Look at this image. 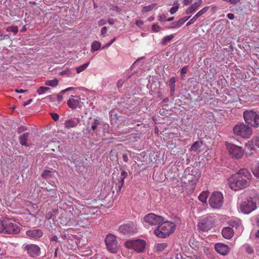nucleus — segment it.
<instances>
[{"label": "nucleus", "mask_w": 259, "mask_h": 259, "mask_svg": "<svg viewBox=\"0 0 259 259\" xmlns=\"http://www.w3.org/2000/svg\"><path fill=\"white\" fill-rule=\"evenodd\" d=\"M251 178V174L246 169H241L228 179L230 187L234 191L245 189L249 186Z\"/></svg>", "instance_id": "1"}, {"label": "nucleus", "mask_w": 259, "mask_h": 259, "mask_svg": "<svg viewBox=\"0 0 259 259\" xmlns=\"http://www.w3.org/2000/svg\"><path fill=\"white\" fill-rule=\"evenodd\" d=\"M176 229V225L168 221L164 222L154 230V234L159 238H164L172 233Z\"/></svg>", "instance_id": "2"}, {"label": "nucleus", "mask_w": 259, "mask_h": 259, "mask_svg": "<svg viewBox=\"0 0 259 259\" xmlns=\"http://www.w3.org/2000/svg\"><path fill=\"white\" fill-rule=\"evenodd\" d=\"M243 115L246 123L254 127L259 126L258 112L252 110H247L244 112Z\"/></svg>", "instance_id": "3"}, {"label": "nucleus", "mask_w": 259, "mask_h": 259, "mask_svg": "<svg viewBox=\"0 0 259 259\" xmlns=\"http://www.w3.org/2000/svg\"><path fill=\"white\" fill-rule=\"evenodd\" d=\"M225 145L231 157L239 159L243 157L244 153V149L242 147L228 142H226Z\"/></svg>", "instance_id": "4"}, {"label": "nucleus", "mask_w": 259, "mask_h": 259, "mask_svg": "<svg viewBox=\"0 0 259 259\" xmlns=\"http://www.w3.org/2000/svg\"><path fill=\"white\" fill-rule=\"evenodd\" d=\"M5 225V234H6L16 235L20 231V224L12 219H6Z\"/></svg>", "instance_id": "5"}, {"label": "nucleus", "mask_w": 259, "mask_h": 259, "mask_svg": "<svg viewBox=\"0 0 259 259\" xmlns=\"http://www.w3.org/2000/svg\"><path fill=\"white\" fill-rule=\"evenodd\" d=\"M146 244V241L142 239L128 240L124 243V245L127 248L133 249L138 253L144 251Z\"/></svg>", "instance_id": "6"}, {"label": "nucleus", "mask_w": 259, "mask_h": 259, "mask_svg": "<svg viewBox=\"0 0 259 259\" xmlns=\"http://www.w3.org/2000/svg\"><path fill=\"white\" fill-rule=\"evenodd\" d=\"M105 243L108 251L110 252L116 253L118 252L119 247L116 238L114 235L108 234L105 239Z\"/></svg>", "instance_id": "7"}, {"label": "nucleus", "mask_w": 259, "mask_h": 259, "mask_svg": "<svg viewBox=\"0 0 259 259\" xmlns=\"http://www.w3.org/2000/svg\"><path fill=\"white\" fill-rule=\"evenodd\" d=\"M233 132L235 135L243 138H248L252 135L251 128L243 123L234 126Z\"/></svg>", "instance_id": "8"}, {"label": "nucleus", "mask_w": 259, "mask_h": 259, "mask_svg": "<svg viewBox=\"0 0 259 259\" xmlns=\"http://www.w3.org/2000/svg\"><path fill=\"white\" fill-rule=\"evenodd\" d=\"M256 208V204L252 198L248 197L246 200L243 201L240 205L239 209L245 214H249Z\"/></svg>", "instance_id": "9"}, {"label": "nucleus", "mask_w": 259, "mask_h": 259, "mask_svg": "<svg viewBox=\"0 0 259 259\" xmlns=\"http://www.w3.org/2000/svg\"><path fill=\"white\" fill-rule=\"evenodd\" d=\"M223 195L220 192H214L209 199L210 206L213 208H219L223 203Z\"/></svg>", "instance_id": "10"}, {"label": "nucleus", "mask_w": 259, "mask_h": 259, "mask_svg": "<svg viewBox=\"0 0 259 259\" xmlns=\"http://www.w3.org/2000/svg\"><path fill=\"white\" fill-rule=\"evenodd\" d=\"M188 168L185 170L186 179L188 180L189 184L192 186H194L197 183L200 177V174L196 170Z\"/></svg>", "instance_id": "11"}, {"label": "nucleus", "mask_w": 259, "mask_h": 259, "mask_svg": "<svg viewBox=\"0 0 259 259\" xmlns=\"http://www.w3.org/2000/svg\"><path fill=\"white\" fill-rule=\"evenodd\" d=\"M23 250L26 251L28 255L32 258H35L39 256L40 254V247L34 244H29L23 245Z\"/></svg>", "instance_id": "12"}, {"label": "nucleus", "mask_w": 259, "mask_h": 259, "mask_svg": "<svg viewBox=\"0 0 259 259\" xmlns=\"http://www.w3.org/2000/svg\"><path fill=\"white\" fill-rule=\"evenodd\" d=\"M144 220L149 225L154 226L162 223L164 221V219L161 216L156 215L153 213H150L144 217Z\"/></svg>", "instance_id": "13"}, {"label": "nucleus", "mask_w": 259, "mask_h": 259, "mask_svg": "<svg viewBox=\"0 0 259 259\" xmlns=\"http://www.w3.org/2000/svg\"><path fill=\"white\" fill-rule=\"evenodd\" d=\"M119 231L124 235H131L136 233L137 229L134 223H128L121 225Z\"/></svg>", "instance_id": "14"}, {"label": "nucleus", "mask_w": 259, "mask_h": 259, "mask_svg": "<svg viewBox=\"0 0 259 259\" xmlns=\"http://www.w3.org/2000/svg\"><path fill=\"white\" fill-rule=\"evenodd\" d=\"M26 235L30 239H38L43 235V232L40 229L30 230L27 231Z\"/></svg>", "instance_id": "15"}, {"label": "nucleus", "mask_w": 259, "mask_h": 259, "mask_svg": "<svg viewBox=\"0 0 259 259\" xmlns=\"http://www.w3.org/2000/svg\"><path fill=\"white\" fill-rule=\"evenodd\" d=\"M214 248L218 253L223 255L227 254L230 251L228 245L221 243L216 244Z\"/></svg>", "instance_id": "16"}, {"label": "nucleus", "mask_w": 259, "mask_h": 259, "mask_svg": "<svg viewBox=\"0 0 259 259\" xmlns=\"http://www.w3.org/2000/svg\"><path fill=\"white\" fill-rule=\"evenodd\" d=\"M202 3V0H198L189 6L186 11V14H191L196 12Z\"/></svg>", "instance_id": "17"}, {"label": "nucleus", "mask_w": 259, "mask_h": 259, "mask_svg": "<svg viewBox=\"0 0 259 259\" xmlns=\"http://www.w3.org/2000/svg\"><path fill=\"white\" fill-rule=\"evenodd\" d=\"M223 236L227 239L231 238L234 235V231L230 227H225L222 231Z\"/></svg>", "instance_id": "18"}, {"label": "nucleus", "mask_w": 259, "mask_h": 259, "mask_svg": "<svg viewBox=\"0 0 259 259\" xmlns=\"http://www.w3.org/2000/svg\"><path fill=\"white\" fill-rule=\"evenodd\" d=\"M78 123L79 119L74 118L66 120L64 123V125L66 128H70L76 126Z\"/></svg>", "instance_id": "19"}, {"label": "nucleus", "mask_w": 259, "mask_h": 259, "mask_svg": "<svg viewBox=\"0 0 259 259\" xmlns=\"http://www.w3.org/2000/svg\"><path fill=\"white\" fill-rule=\"evenodd\" d=\"M120 170H121V179L117 184L119 190L121 189L124 183V179L127 176V172L123 168H120Z\"/></svg>", "instance_id": "20"}, {"label": "nucleus", "mask_w": 259, "mask_h": 259, "mask_svg": "<svg viewBox=\"0 0 259 259\" xmlns=\"http://www.w3.org/2000/svg\"><path fill=\"white\" fill-rule=\"evenodd\" d=\"M167 247V244L166 243H160L155 244L154 246V251L156 252H160L163 251Z\"/></svg>", "instance_id": "21"}, {"label": "nucleus", "mask_w": 259, "mask_h": 259, "mask_svg": "<svg viewBox=\"0 0 259 259\" xmlns=\"http://www.w3.org/2000/svg\"><path fill=\"white\" fill-rule=\"evenodd\" d=\"M79 100L73 98L69 99L67 101V105L71 109L77 108L79 104Z\"/></svg>", "instance_id": "22"}, {"label": "nucleus", "mask_w": 259, "mask_h": 259, "mask_svg": "<svg viewBox=\"0 0 259 259\" xmlns=\"http://www.w3.org/2000/svg\"><path fill=\"white\" fill-rule=\"evenodd\" d=\"M208 196H209L208 192L203 191L199 195L198 199L203 203H206Z\"/></svg>", "instance_id": "23"}, {"label": "nucleus", "mask_w": 259, "mask_h": 259, "mask_svg": "<svg viewBox=\"0 0 259 259\" xmlns=\"http://www.w3.org/2000/svg\"><path fill=\"white\" fill-rule=\"evenodd\" d=\"M157 6V4L156 3L152 4L150 5L144 6L143 7V9L141 11V12L142 14H145L146 13H147L148 12H150L154 9L156 8V7Z\"/></svg>", "instance_id": "24"}, {"label": "nucleus", "mask_w": 259, "mask_h": 259, "mask_svg": "<svg viewBox=\"0 0 259 259\" xmlns=\"http://www.w3.org/2000/svg\"><path fill=\"white\" fill-rule=\"evenodd\" d=\"M29 137V134L28 133H25L21 135L19 138V141L21 145L27 146L28 144L27 141Z\"/></svg>", "instance_id": "25"}, {"label": "nucleus", "mask_w": 259, "mask_h": 259, "mask_svg": "<svg viewBox=\"0 0 259 259\" xmlns=\"http://www.w3.org/2000/svg\"><path fill=\"white\" fill-rule=\"evenodd\" d=\"M174 38V34H170L168 35H166L163 37L161 41V44L163 46H165L167 45L168 42L170 41L171 39Z\"/></svg>", "instance_id": "26"}, {"label": "nucleus", "mask_w": 259, "mask_h": 259, "mask_svg": "<svg viewBox=\"0 0 259 259\" xmlns=\"http://www.w3.org/2000/svg\"><path fill=\"white\" fill-rule=\"evenodd\" d=\"M101 47V43L98 41H94L92 44L91 52H94L98 51Z\"/></svg>", "instance_id": "27"}, {"label": "nucleus", "mask_w": 259, "mask_h": 259, "mask_svg": "<svg viewBox=\"0 0 259 259\" xmlns=\"http://www.w3.org/2000/svg\"><path fill=\"white\" fill-rule=\"evenodd\" d=\"M202 146V143L200 141H196L191 147V151L196 152Z\"/></svg>", "instance_id": "28"}, {"label": "nucleus", "mask_w": 259, "mask_h": 259, "mask_svg": "<svg viewBox=\"0 0 259 259\" xmlns=\"http://www.w3.org/2000/svg\"><path fill=\"white\" fill-rule=\"evenodd\" d=\"M45 85L51 87H56L58 84V80L57 79L53 80H48L45 81Z\"/></svg>", "instance_id": "29"}, {"label": "nucleus", "mask_w": 259, "mask_h": 259, "mask_svg": "<svg viewBox=\"0 0 259 259\" xmlns=\"http://www.w3.org/2000/svg\"><path fill=\"white\" fill-rule=\"evenodd\" d=\"M54 172L50 170H45L41 175V176L45 179H49L51 178Z\"/></svg>", "instance_id": "30"}, {"label": "nucleus", "mask_w": 259, "mask_h": 259, "mask_svg": "<svg viewBox=\"0 0 259 259\" xmlns=\"http://www.w3.org/2000/svg\"><path fill=\"white\" fill-rule=\"evenodd\" d=\"M252 171L255 177L259 178V163H256L252 167Z\"/></svg>", "instance_id": "31"}, {"label": "nucleus", "mask_w": 259, "mask_h": 259, "mask_svg": "<svg viewBox=\"0 0 259 259\" xmlns=\"http://www.w3.org/2000/svg\"><path fill=\"white\" fill-rule=\"evenodd\" d=\"M90 64V62H88L87 63H85L79 67H77L76 68V70L77 73H79L81 72L82 71L85 70L87 67H88L89 65Z\"/></svg>", "instance_id": "32"}, {"label": "nucleus", "mask_w": 259, "mask_h": 259, "mask_svg": "<svg viewBox=\"0 0 259 259\" xmlns=\"http://www.w3.org/2000/svg\"><path fill=\"white\" fill-rule=\"evenodd\" d=\"M179 8V4L178 2L175 3L174 4V6L171 8L169 10V12L171 14H175L178 10Z\"/></svg>", "instance_id": "33"}, {"label": "nucleus", "mask_w": 259, "mask_h": 259, "mask_svg": "<svg viewBox=\"0 0 259 259\" xmlns=\"http://www.w3.org/2000/svg\"><path fill=\"white\" fill-rule=\"evenodd\" d=\"M49 90H50V88L48 87H41L37 89V92L39 95H41L46 93Z\"/></svg>", "instance_id": "34"}, {"label": "nucleus", "mask_w": 259, "mask_h": 259, "mask_svg": "<svg viewBox=\"0 0 259 259\" xmlns=\"http://www.w3.org/2000/svg\"><path fill=\"white\" fill-rule=\"evenodd\" d=\"M7 32H12L14 34H16L18 32V27L16 26H9L6 28Z\"/></svg>", "instance_id": "35"}, {"label": "nucleus", "mask_w": 259, "mask_h": 259, "mask_svg": "<svg viewBox=\"0 0 259 259\" xmlns=\"http://www.w3.org/2000/svg\"><path fill=\"white\" fill-rule=\"evenodd\" d=\"M208 9H209V7H205L203 8V9H202L201 10H200L196 14L197 16L199 17L201 16H202V15L204 14L205 13H206V12L208 10Z\"/></svg>", "instance_id": "36"}, {"label": "nucleus", "mask_w": 259, "mask_h": 259, "mask_svg": "<svg viewBox=\"0 0 259 259\" xmlns=\"http://www.w3.org/2000/svg\"><path fill=\"white\" fill-rule=\"evenodd\" d=\"M230 225L233 227H235L236 228H241V224L240 221H231L230 222Z\"/></svg>", "instance_id": "37"}, {"label": "nucleus", "mask_w": 259, "mask_h": 259, "mask_svg": "<svg viewBox=\"0 0 259 259\" xmlns=\"http://www.w3.org/2000/svg\"><path fill=\"white\" fill-rule=\"evenodd\" d=\"M246 149L250 151L252 150L254 148V145L252 141H248L245 144Z\"/></svg>", "instance_id": "38"}, {"label": "nucleus", "mask_w": 259, "mask_h": 259, "mask_svg": "<svg viewBox=\"0 0 259 259\" xmlns=\"http://www.w3.org/2000/svg\"><path fill=\"white\" fill-rule=\"evenodd\" d=\"M99 124H100L99 120H98V119H94V121L92 123V125L91 126L92 130L95 131L97 129V126Z\"/></svg>", "instance_id": "39"}, {"label": "nucleus", "mask_w": 259, "mask_h": 259, "mask_svg": "<svg viewBox=\"0 0 259 259\" xmlns=\"http://www.w3.org/2000/svg\"><path fill=\"white\" fill-rule=\"evenodd\" d=\"M198 227L199 229L202 231H207L210 229L209 227L205 226L202 223H199L198 225Z\"/></svg>", "instance_id": "40"}, {"label": "nucleus", "mask_w": 259, "mask_h": 259, "mask_svg": "<svg viewBox=\"0 0 259 259\" xmlns=\"http://www.w3.org/2000/svg\"><path fill=\"white\" fill-rule=\"evenodd\" d=\"M5 219L2 221L0 220V233L5 234Z\"/></svg>", "instance_id": "41"}, {"label": "nucleus", "mask_w": 259, "mask_h": 259, "mask_svg": "<svg viewBox=\"0 0 259 259\" xmlns=\"http://www.w3.org/2000/svg\"><path fill=\"white\" fill-rule=\"evenodd\" d=\"M198 18L196 14H195V16L187 23L186 25L188 26L193 24Z\"/></svg>", "instance_id": "42"}, {"label": "nucleus", "mask_w": 259, "mask_h": 259, "mask_svg": "<svg viewBox=\"0 0 259 259\" xmlns=\"http://www.w3.org/2000/svg\"><path fill=\"white\" fill-rule=\"evenodd\" d=\"M245 250H246V251L248 253H249V254L252 253L253 252V249L249 245H245Z\"/></svg>", "instance_id": "43"}, {"label": "nucleus", "mask_w": 259, "mask_h": 259, "mask_svg": "<svg viewBox=\"0 0 259 259\" xmlns=\"http://www.w3.org/2000/svg\"><path fill=\"white\" fill-rule=\"evenodd\" d=\"M107 32V28L105 26L102 27L101 31V36H102V37H105Z\"/></svg>", "instance_id": "44"}, {"label": "nucleus", "mask_w": 259, "mask_h": 259, "mask_svg": "<svg viewBox=\"0 0 259 259\" xmlns=\"http://www.w3.org/2000/svg\"><path fill=\"white\" fill-rule=\"evenodd\" d=\"M152 30L153 31L157 32L160 30V27L157 24H154L152 26Z\"/></svg>", "instance_id": "45"}, {"label": "nucleus", "mask_w": 259, "mask_h": 259, "mask_svg": "<svg viewBox=\"0 0 259 259\" xmlns=\"http://www.w3.org/2000/svg\"><path fill=\"white\" fill-rule=\"evenodd\" d=\"M115 38H113L112 40H110V41L109 43H108L106 45H105V46H104L102 48V49H104L105 48H108L115 41Z\"/></svg>", "instance_id": "46"}, {"label": "nucleus", "mask_w": 259, "mask_h": 259, "mask_svg": "<svg viewBox=\"0 0 259 259\" xmlns=\"http://www.w3.org/2000/svg\"><path fill=\"white\" fill-rule=\"evenodd\" d=\"M188 67L187 66H185L183 67L181 70V74L182 75H184L186 74L188 71Z\"/></svg>", "instance_id": "47"}, {"label": "nucleus", "mask_w": 259, "mask_h": 259, "mask_svg": "<svg viewBox=\"0 0 259 259\" xmlns=\"http://www.w3.org/2000/svg\"><path fill=\"white\" fill-rule=\"evenodd\" d=\"M9 38L8 35H4L3 32L0 30V40L7 39Z\"/></svg>", "instance_id": "48"}, {"label": "nucleus", "mask_w": 259, "mask_h": 259, "mask_svg": "<svg viewBox=\"0 0 259 259\" xmlns=\"http://www.w3.org/2000/svg\"><path fill=\"white\" fill-rule=\"evenodd\" d=\"M179 26L177 22H174L171 23L170 27H169V28H179Z\"/></svg>", "instance_id": "49"}, {"label": "nucleus", "mask_w": 259, "mask_h": 259, "mask_svg": "<svg viewBox=\"0 0 259 259\" xmlns=\"http://www.w3.org/2000/svg\"><path fill=\"white\" fill-rule=\"evenodd\" d=\"M136 24L137 26L141 27L143 25L144 22L142 20H138L136 21Z\"/></svg>", "instance_id": "50"}, {"label": "nucleus", "mask_w": 259, "mask_h": 259, "mask_svg": "<svg viewBox=\"0 0 259 259\" xmlns=\"http://www.w3.org/2000/svg\"><path fill=\"white\" fill-rule=\"evenodd\" d=\"M52 117L55 121H57L59 120V116L57 113H52Z\"/></svg>", "instance_id": "51"}, {"label": "nucleus", "mask_w": 259, "mask_h": 259, "mask_svg": "<svg viewBox=\"0 0 259 259\" xmlns=\"http://www.w3.org/2000/svg\"><path fill=\"white\" fill-rule=\"evenodd\" d=\"M106 21L104 19H101L98 22V25L99 26H102L105 24H106Z\"/></svg>", "instance_id": "52"}, {"label": "nucleus", "mask_w": 259, "mask_h": 259, "mask_svg": "<svg viewBox=\"0 0 259 259\" xmlns=\"http://www.w3.org/2000/svg\"><path fill=\"white\" fill-rule=\"evenodd\" d=\"M122 159H123V160L124 161V162H127L128 161V158L127 157V154H123Z\"/></svg>", "instance_id": "53"}, {"label": "nucleus", "mask_w": 259, "mask_h": 259, "mask_svg": "<svg viewBox=\"0 0 259 259\" xmlns=\"http://www.w3.org/2000/svg\"><path fill=\"white\" fill-rule=\"evenodd\" d=\"M165 17H165V15H164V14L161 15L159 16L158 20L160 22H163L165 20Z\"/></svg>", "instance_id": "54"}, {"label": "nucleus", "mask_w": 259, "mask_h": 259, "mask_svg": "<svg viewBox=\"0 0 259 259\" xmlns=\"http://www.w3.org/2000/svg\"><path fill=\"white\" fill-rule=\"evenodd\" d=\"M178 23V25L179 27H181L185 22H184L182 18L180 19L178 21H177Z\"/></svg>", "instance_id": "55"}, {"label": "nucleus", "mask_w": 259, "mask_h": 259, "mask_svg": "<svg viewBox=\"0 0 259 259\" xmlns=\"http://www.w3.org/2000/svg\"><path fill=\"white\" fill-rule=\"evenodd\" d=\"M52 215H53V213L52 212H48L46 215V218L47 219V220H50L52 218Z\"/></svg>", "instance_id": "56"}, {"label": "nucleus", "mask_w": 259, "mask_h": 259, "mask_svg": "<svg viewBox=\"0 0 259 259\" xmlns=\"http://www.w3.org/2000/svg\"><path fill=\"white\" fill-rule=\"evenodd\" d=\"M227 18L230 20H233L234 18V15L232 13H229L227 14Z\"/></svg>", "instance_id": "57"}, {"label": "nucleus", "mask_w": 259, "mask_h": 259, "mask_svg": "<svg viewBox=\"0 0 259 259\" xmlns=\"http://www.w3.org/2000/svg\"><path fill=\"white\" fill-rule=\"evenodd\" d=\"M254 143H255V145L259 148V137H256L255 139H254Z\"/></svg>", "instance_id": "58"}, {"label": "nucleus", "mask_w": 259, "mask_h": 259, "mask_svg": "<svg viewBox=\"0 0 259 259\" xmlns=\"http://www.w3.org/2000/svg\"><path fill=\"white\" fill-rule=\"evenodd\" d=\"M74 88L73 87H70V88H67L65 90H64L63 91H61V93H65L67 91H71V90H74Z\"/></svg>", "instance_id": "59"}, {"label": "nucleus", "mask_w": 259, "mask_h": 259, "mask_svg": "<svg viewBox=\"0 0 259 259\" xmlns=\"http://www.w3.org/2000/svg\"><path fill=\"white\" fill-rule=\"evenodd\" d=\"M240 0H229V2H230L231 4L235 5L238 3Z\"/></svg>", "instance_id": "60"}, {"label": "nucleus", "mask_w": 259, "mask_h": 259, "mask_svg": "<svg viewBox=\"0 0 259 259\" xmlns=\"http://www.w3.org/2000/svg\"><path fill=\"white\" fill-rule=\"evenodd\" d=\"M192 2V0H184V4L185 6H187Z\"/></svg>", "instance_id": "61"}, {"label": "nucleus", "mask_w": 259, "mask_h": 259, "mask_svg": "<svg viewBox=\"0 0 259 259\" xmlns=\"http://www.w3.org/2000/svg\"><path fill=\"white\" fill-rule=\"evenodd\" d=\"M51 240L52 241H55V242H57L58 241V237L56 235H54L51 238Z\"/></svg>", "instance_id": "62"}, {"label": "nucleus", "mask_w": 259, "mask_h": 259, "mask_svg": "<svg viewBox=\"0 0 259 259\" xmlns=\"http://www.w3.org/2000/svg\"><path fill=\"white\" fill-rule=\"evenodd\" d=\"M108 23L110 25H113L115 23V21L113 19H110L108 20Z\"/></svg>", "instance_id": "63"}, {"label": "nucleus", "mask_w": 259, "mask_h": 259, "mask_svg": "<svg viewBox=\"0 0 259 259\" xmlns=\"http://www.w3.org/2000/svg\"><path fill=\"white\" fill-rule=\"evenodd\" d=\"M192 259H201L200 255H194L192 257Z\"/></svg>", "instance_id": "64"}]
</instances>
